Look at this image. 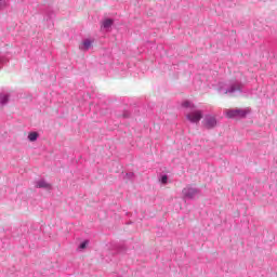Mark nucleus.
Listing matches in <instances>:
<instances>
[{"label": "nucleus", "mask_w": 277, "mask_h": 277, "mask_svg": "<svg viewBox=\"0 0 277 277\" xmlns=\"http://www.w3.org/2000/svg\"><path fill=\"white\" fill-rule=\"evenodd\" d=\"M235 92H243V82L239 80H229L227 83L219 87L220 94H235Z\"/></svg>", "instance_id": "f257e3e1"}, {"label": "nucleus", "mask_w": 277, "mask_h": 277, "mask_svg": "<svg viewBox=\"0 0 277 277\" xmlns=\"http://www.w3.org/2000/svg\"><path fill=\"white\" fill-rule=\"evenodd\" d=\"M182 194L187 200H194V198L200 194V189L187 186L183 188Z\"/></svg>", "instance_id": "f03ea898"}, {"label": "nucleus", "mask_w": 277, "mask_h": 277, "mask_svg": "<svg viewBox=\"0 0 277 277\" xmlns=\"http://www.w3.org/2000/svg\"><path fill=\"white\" fill-rule=\"evenodd\" d=\"M227 118H246L248 116V110L236 108V109H229L226 113Z\"/></svg>", "instance_id": "7ed1b4c3"}, {"label": "nucleus", "mask_w": 277, "mask_h": 277, "mask_svg": "<svg viewBox=\"0 0 277 277\" xmlns=\"http://www.w3.org/2000/svg\"><path fill=\"white\" fill-rule=\"evenodd\" d=\"M186 120H188L193 124H198V122H200V120H202L201 110H193L192 113L187 114Z\"/></svg>", "instance_id": "20e7f679"}, {"label": "nucleus", "mask_w": 277, "mask_h": 277, "mask_svg": "<svg viewBox=\"0 0 277 277\" xmlns=\"http://www.w3.org/2000/svg\"><path fill=\"white\" fill-rule=\"evenodd\" d=\"M203 127L206 129H215L217 127V119L213 115H206L203 118Z\"/></svg>", "instance_id": "39448f33"}, {"label": "nucleus", "mask_w": 277, "mask_h": 277, "mask_svg": "<svg viewBox=\"0 0 277 277\" xmlns=\"http://www.w3.org/2000/svg\"><path fill=\"white\" fill-rule=\"evenodd\" d=\"M111 254H120L127 252V247L124 245L111 243L110 245Z\"/></svg>", "instance_id": "423d86ee"}, {"label": "nucleus", "mask_w": 277, "mask_h": 277, "mask_svg": "<svg viewBox=\"0 0 277 277\" xmlns=\"http://www.w3.org/2000/svg\"><path fill=\"white\" fill-rule=\"evenodd\" d=\"M36 187L38 189H47L48 192L51 190V184L47 183V181H44V180H39L36 183Z\"/></svg>", "instance_id": "0eeeda50"}, {"label": "nucleus", "mask_w": 277, "mask_h": 277, "mask_svg": "<svg viewBox=\"0 0 277 277\" xmlns=\"http://www.w3.org/2000/svg\"><path fill=\"white\" fill-rule=\"evenodd\" d=\"M113 26H114L113 18L107 17L102 22V29H105L106 31H108V29H111Z\"/></svg>", "instance_id": "6e6552de"}, {"label": "nucleus", "mask_w": 277, "mask_h": 277, "mask_svg": "<svg viewBox=\"0 0 277 277\" xmlns=\"http://www.w3.org/2000/svg\"><path fill=\"white\" fill-rule=\"evenodd\" d=\"M10 103V95L9 94H0V105H8Z\"/></svg>", "instance_id": "1a4fd4ad"}, {"label": "nucleus", "mask_w": 277, "mask_h": 277, "mask_svg": "<svg viewBox=\"0 0 277 277\" xmlns=\"http://www.w3.org/2000/svg\"><path fill=\"white\" fill-rule=\"evenodd\" d=\"M90 47H92V40L85 39V40L82 42V49H83V51H90Z\"/></svg>", "instance_id": "9d476101"}, {"label": "nucleus", "mask_w": 277, "mask_h": 277, "mask_svg": "<svg viewBox=\"0 0 277 277\" xmlns=\"http://www.w3.org/2000/svg\"><path fill=\"white\" fill-rule=\"evenodd\" d=\"M89 245H90V240H83L78 246V251L81 252V251L85 250V248H88Z\"/></svg>", "instance_id": "9b49d317"}, {"label": "nucleus", "mask_w": 277, "mask_h": 277, "mask_svg": "<svg viewBox=\"0 0 277 277\" xmlns=\"http://www.w3.org/2000/svg\"><path fill=\"white\" fill-rule=\"evenodd\" d=\"M38 137H39L38 132H30V133L28 134V140H29V142H36V141L38 140Z\"/></svg>", "instance_id": "f8f14e48"}, {"label": "nucleus", "mask_w": 277, "mask_h": 277, "mask_svg": "<svg viewBox=\"0 0 277 277\" xmlns=\"http://www.w3.org/2000/svg\"><path fill=\"white\" fill-rule=\"evenodd\" d=\"M182 107H185L186 109L189 108V109H195L196 106H194V104H192V102L189 101H185L182 103Z\"/></svg>", "instance_id": "ddd939ff"}, {"label": "nucleus", "mask_w": 277, "mask_h": 277, "mask_svg": "<svg viewBox=\"0 0 277 277\" xmlns=\"http://www.w3.org/2000/svg\"><path fill=\"white\" fill-rule=\"evenodd\" d=\"M159 181L162 185H168V175L167 174L160 175Z\"/></svg>", "instance_id": "4468645a"}, {"label": "nucleus", "mask_w": 277, "mask_h": 277, "mask_svg": "<svg viewBox=\"0 0 277 277\" xmlns=\"http://www.w3.org/2000/svg\"><path fill=\"white\" fill-rule=\"evenodd\" d=\"M134 177H135V173L133 172H128L124 175V179H127L128 181H133Z\"/></svg>", "instance_id": "2eb2a0df"}, {"label": "nucleus", "mask_w": 277, "mask_h": 277, "mask_svg": "<svg viewBox=\"0 0 277 277\" xmlns=\"http://www.w3.org/2000/svg\"><path fill=\"white\" fill-rule=\"evenodd\" d=\"M3 64H5V58L0 55V69L2 68Z\"/></svg>", "instance_id": "dca6fc26"}, {"label": "nucleus", "mask_w": 277, "mask_h": 277, "mask_svg": "<svg viewBox=\"0 0 277 277\" xmlns=\"http://www.w3.org/2000/svg\"><path fill=\"white\" fill-rule=\"evenodd\" d=\"M122 118H131V113L124 111V113L122 114Z\"/></svg>", "instance_id": "f3484780"}, {"label": "nucleus", "mask_w": 277, "mask_h": 277, "mask_svg": "<svg viewBox=\"0 0 277 277\" xmlns=\"http://www.w3.org/2000/svg\"><path fill=\"white\" fill-rule=\"evenodd\" d=\"M5 8V2L3 0H0V10H3Z\"/></svg>", "instance_id": "a211bd4d"}, {"label": "nucleus", "mask_w": 277, "mask_h": 277, "mask_svg": "<svg viewBox=\"0 0 277 277\" xmlns=\"http://www.w3.org/2000/svg\"><path fill=\"white\" fill-rule=\"evenodd\" d=\"M55 15V13H53V12H50V13H48V18H53V16Z\"/></svg>", "instance_id": "6ab92c4d"}]
</instances>
